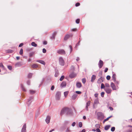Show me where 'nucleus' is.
Instances as JSON below:
<instances>
[{"label": "nucleus", "mask_w": 132, "mask_h": 132, "mask_svg": "<svg viewBox=\"0 0 132 132\" xmlns=\"http://www.w3.org/2000/svg\"><path fill=\"white\" fill-rule=\"evenodd\" d=\"M68 108H65L63 109L61 111V115H62L63 114H66L67 112L68 111Z\"/></svg>", "instance_id": "20e7f679"}, {"label": "nucleus", "mask_w": 132, "mask_h": 132, "mask_svg": "<svg viewBox=\"0 0 132 132\" xmlns=\"http://www.w3.org/2000/svg\"><path fill=\"white\" fill-rule=\"evenodd\" d=\"M97 118L98 120H101L104 118V116L103 113L100 112H98L97 113Z\"/></svg>", "instance_id": "f257e3e1"}, {"label": "nucleus", "mask_w": 132, "mask_h": 132, "mask_svg": "<svg viewBox=\"0 0 132 132\" xmlns=\"http://www.w3.org/2000/svg\"><path fill=\"white\" fill-rule=\"evenodd\" d=\"M79 126L80 127H81L82 126V123L81 122H80L79 123Z\"/></svg>", "instance_id": "e433bc0d"}, {"label": "nucleus", "mask_w": 132, "mask_h": 132, "mask_svg": "<svg viewBox=\"0 0 132 132\" xmlns=\"http://www.w3.org/2000/svg\"><path fill=\"white\" fill-rule=\"evenodd\" d=\"M90 101H88L86 103V106H89L90 105Z\"/></svg>", "instance_id": "f704fd0d"}, {"label": "nucleus", "mask_w": 132, "mask_h": 132, "mask_svg": "<svg viewBox=\"0 0 132 132\" xmlns=\"http://www.w3.org/2000/svg\"><path fill=\"white\" fill-rule=\"evenodd\" d=\"M30 93L31 94H33L35 93V91L34 90H30Z\"/></svg>", "instance_id": "58836bf2"}, {"label": "nucleus", "mask_w": 132, "mask_h": 132, "mask_svg": "<svg viewBox=\"0 0 132 132\" xmlns=\"http://www.w3.org/2000/svg\"><path fill=\"white\" fill-rule=\"evenodd\" d=\"M56 34V32H54L52 34V36L51 37V38L52 39H54L55 38V36Z\"/></svg>", "instance_id": "a211bd4d"}, {"label": "nucleus", "mask_w": 132, "mask_h": 132, "mask_svg": "<svg viewBox=\"0 0 132 132\" xmlns=\"http://www.w3.org/2000/svg\"><path fill=\"white\" fill-rule=\"evenodd\" d=\"M105 87V86L104 84L103 83H102L101 84V89H103Z\"/></svg>", "instance_id": "c9c22d12"}, {"label": "nucleus", "mask_w": 132, "mask_h": 132, "mask_svg": "<svg viewBox=\"0 0 132 132\" xmlns=\"http://www.w3.org/2000/svg\"><path fill=\"white\" fill-rule=\"evenodd\" d=\"M21 87L22 90L23 91H26V90L25 89V88H24L23 85H22L21 84Z\"/></svg>", "instance_id": "cd10ccee"}, {"label": "nucleus", "mask_w": 132, "mask_h": 132, "mask_svg": "<svg viewBox=\"0 0 132 132\" xmlns=\"http://www.w3.org/2000/svg\"><path fill=\"white\" fill-rule=\"evenodd\" d=\"M20 64V63L18 62L16 63L15 64V65L16 66L18 67L19 66V65Z\"/></svg>", "instance_id": "680f3d73"}, {"label": "nucleus", "mask_w": 132, "mask_h": 132, "mask_svg": "<svg viewBox=\"0 0 132 132\" xmlns=\"http://www.w3.org/2000/svg\"><path fill=\"white\" fill-rule=\"evenodd\" d=\"M116 75L114 73L113 74L112 77V78L113 81H115L116 80Z\"/></svg>", "instance_id": "412c9836"}, {"label": "nucleus", "mask_w": 132, "mask_h": 132, "mask_svg": "<svg viewBox=\"0 0 132 132\" xmlns=\"http://www.w3.org/2000/svg\"><path fill=\"white\" fill-rule=\"evenodd\" d=\"M57 53L61 55H64L65 54V51L63 49H60L57 51Z\"/></svg>", "instance_id": "39448f33"}, {"label": "nucleus", "mask_w": 132, "mask_h": 132, "mask_svg": "<svg viewBox=\"0 0 132 132\" xmlns=\"http://www.w3.org/2000/svg\"><path fill=\"white\" fill-rule=\"evenodd\" d=\"M102 75V72H100L98 73V76L100 77H101V76Z\"/></svg>", "instance_id": "6e6d98bb"}, {"label": "nucleus", "mask_w": 132, "mask_h": 132, "mask_svg": "<svg viewBox=\"0 0 132 132\" xmlns=\"http://www.w3.org/2000/svg\"><path fill=\"white\" fill-rule=\"evenodd\" d=\"M105 90L106 92L108 94L110 93L111 91V90L109 88H105Z\"/></svg>", "instance_id": "9b49d317"}, {"label": "nucleus", "mask_w": 132, "mask_h": 132, "mask_svg": "<svg viewBox=\"0 0 132 132\" xmlns=\"http://www.w3.org/2000/svg\"><path fill=\"white\" fill-rule=\"evenodd\" d=\"M79 22L80 19H77L76 21V23L77 24L79 23Z\"/></svg>", "instance_id": "ea45409f"}, {"label": "nucleus", "mask_w": 132, "mask_h": 132, "mask_svg": "<svg viewBox=\"0 0 132 132\" xmlns=\"http://www.w3.org/2000/svg\"><path fill=\"white\" fill-rule=\"evenodd\" d=\"M26 124L24 123L21 130V132H26Z\"/></svg>", "instance_id": "6e6552de"}, {"label": "nucleus", "mask_w": 132, "mask_h": 132, "mask_svg": "<svg viewBox=\"0 0 132 132\" xmlns=\"http://www.w3.org/2000/svg\"><path fill=\"white\" fill-rule=\"evenodd\" d=\"M13 52V51L11 50H6V52L10 53H12Z\"/></svg>", "instance_id": "b1692460"}, {"label": "nucleus", "mask_w": 132, "mask_h": 132, "mask_svg": "<svg viewBox=\"0 0 132 132\" xmlns=\"http://www.w3.org/2000/svg\"><path fill=\"white\" fill-rule=\"evenodd\" d=\"M35 53L34 52H32L29 53V56L30 57H32V55L34 54Z\"/></svg>", "instance_id": "c756f323"}, {"label": "nucleus", "mask_w": 132, "mask_h": 132, "mask_svg": "<svg viewBox=\"0 0 132 132\" xmlns=\"http://www.w3.org/2000/svg\"><path fill=\"white\" fill-rule=\"evenodd\" d=\"M70 37V35H69L67 34L65 35L64 37V40H67Z\"/></svg>", "instance_id": "4be33fe9"}, {"label": "nucleus", "mask_w": 132, "mask_h": 132, "mask_svg": "<svg viewBox=\"0 0 132 132\" xmlns=\"http://www.w3.org/2000/svg\"><path fill=\"white\" fill-rule=\"evenodd\" d=\"M110 127V125L106 126L105 127V129L106 130H108L109 129Z\"/></svg>", "instance_id": "393cba45"}, {"label": "nucleus", "mask_w": 132, "mask_h": 132, "mask_svg": "<svg viewBox=\"0 0 132 132\" xmlns=\"http://www.w3.org/2000/svg\"><path fill=\"white\" fill-rule=\"evenodd\" d=\"M31 45L34 47H36L37 46V45L34 42H33L31 43Z\"/></svg>", "instance_id": "a878e982"}, {"label": "nucleus", "mask_w": 132, "mask_h": 132, "mask_svg": "<svg viewBox=\"0 0 132 132\" xmlns=\"http://www.w3.org/2000/svg\"><path fill=\"white\" fill-rule=\"evenodd\" d=\"M80 5V4L79 3H77L75 5H76V6L77 7V6H79Z\"/></svg>", "instance_id": "5fc2aeb1"}, {"label": "nucleus", "mask_w": 132, "mask_h": 132, "mask_svg": "<svg viewBox=\"0 0 132 132\" xmlns=\"http://www.w3.org/2000/svg\"><path fill=\"white\" fill-rule=\"evenodd\" d=\"M59 61L60 64L62 66H63L64 65V61L62 57H60L59 59Z\"/></svg>", "instance_id": "f03ea898"}, {"label": "nucleus", "mask_w": 132, "mask_h": 132, "mask_svg": "<svg viewBox=\"0 0 132 132\" xmlns=\"http://www.w3.org/2000/svg\"><path fill=\"white\" fill-rule=\"evenodd\" d=\"M69 47L70 49V53H71L72 51V47L71 45L69 46Z\"/></svg>", "instance_id": "3c124183"}, {"label": "nucleus", "mask_w": 132, "mask_h": 132, "mask_svg": "<svg viewBox=\"0 0 132 132\" xmlns=\"http://www.w3.org/2000/svg\"><path fill=\"white\" fill-rule=\"evenodd\" d=\"M105 86L107 87H109L110 86L109 84L107 83H106L105 84Z\"/></svg>", "instance_id": "13d9d810"}, {"label": "nucleus", "mask_w": 132, "mask_h": 132, "mask_svg": "<svg viewBox=\"0 0 132 132\" xmlns=\"http://www.w3.org/2000/svg\"><path fill=\"white\" fill-rule=\"evenodd\" d=\"M98 65L99 68L100 69L101 68L103 65V62L101 60H100L99 61Z\"/></svg>", "instance_id": "423d86ee"}, {"label": "nucleus", "mask_w": 132, "mask_h": 132, "mask_svg": "<svg viewBox=\"0 0 132 132\" xmlns=\"http://www.w3.org/2000/svg\"><path fill=\"white\" fill-rule=\"evenodd\" d=\"M50 119H51V117L50 116H47V117L45 119V121H46V122L47 124L48 123L50 122Z\"/></svg>", "instance_id": "1a4fd4ad"}, {"label": "nucleus", "mask_w": 132, "mask_h": 132, "mask_svg": "<svg viewBox=\"0 0 132 132\" xmlns=\"http://www.w3.org/2000/svg\"><path fill=\"white\" fill-rule=\"evenodd\" d=\"M115 83L117 84H119V82L118 81H116V80L115 81H113Z\"/></svg>", "instance_id": "338daca9"}, {"label": "nucleus", "mask_w": 132, "mask_h": 132, "mask_svg": "<svg viewBox=\"0 0 132 132\" xmlns=\"http://www.w3.org/2000/svg\"><path fill=\"white\" fill-rule=\"evenodd\" d=\"M36 61L44 65H45V62L43 60H38L37 61Z\"/></svg>", "instance_id": "aec40b11"}, {"label": "nucleus", "mask_w": 132, "mask_h": 132, "mask_svg": "<svg viewBox=\"0 0 132 132\" xmlns=\"http://www.w3.org/2000/svg\"><path fill=\"white\" fill-rule=\"evenodd\" d=\"M7 68L8 69L10 70H11L12 69V66H7Z\"/></svg>", "instance_id": "de8ad7c7"}, {"label": "nucleus", "mask_w": 132, "mask_h": 132, "mask_svg": "<svg viewBox=\"0 0 132 132\" xmlns=\"http://www.w3.org/2000/svg\"><path fill=\"white\" fill-rule=\"evenodd\" d=\"M96 78V76L95 75H93L91 77V81L92 82H93Z\"/></svg>", "instance_id": "dca6fc26"}, {"label": "nucleus", "mask_w": 132, "mask_h": 132, "mask_svg": "<svg viewBox=\"0 0 132 132\" xmlns=\"http://www.w3.org/2000/svg\"><path fill=\"white\" fill-rule=\"evenodd\" d=\"M104 79V77H101L97 81V82L98 84H100L101 82H102Z\"/></svg>", "instance_id": "0eeeda50"}, {"label": "nucleus", "mask_w": 132, "mask_h": 132, "mask_svg": "<svg viewBox=\"0 0 132 132\" xmlns=\"http://www.w3.org/2000/svg\"><path fill=\"white\" fill-rule=\"evenodd\" d=\"M111 86L112 88V89L113 90H116V87L114 84L113 82H111Z\"/></svg>", "instance_id": "ddd939ff"}, {"label": "nucleus", "mask_w": 132, "mask_h": 132, "mask_svg": "<svg viewBox=\"0 0 132 132\" xmlns=\"http://www.w3.org/2000/svg\"><path fill=\"white\" fill-rule=\"evenodd\" d=\"M23 43H21L20 44V45L19 46V47H21L23 45Z\"/></svg>", "instance_id": "0e129e2a"}, {"label": "nucleus", "mask_w": 132, "mask_h": 132, "mask_svg": "<svg viewBox=\"0 0 132 132\" xmlns=\"http://www.w3.org/2000/svg\"><path fill=\"white\" fill-rule=\"evenodd\" d=\"M46 50L45 48H43V52L44 53H45L46 52Z\"/></svg>", "instance_id": "864d4df0"}, {"label": "nucleus", "mask_w": 132, "mask_h": 132, "mask_svg": "<svg viewBox=\"0 0 132 132\" xmlns=\"http://www.w3.org/2000/svg\"><path fill=\"white\" fill-rule=\"evenodd\" d=\"M115 130V128L114 127H112L111 129V131H114Z\"/></svg>", "instance_id": "a19ab883"}, {"label": "nucleus", "mask_w": 132, "mask_h": 132, "mask_svg": "<svg viewBox=\"0 0 132 132\" xmlns=\"http://www.w3.org/2000/svg\"><path fill=\"white\" fill-rule=\"evenodd\" d=\"M33 68H36L38 67V65L36 64H34L31 66Z\"/></svg>", "instance_id": "5701e85b"}, {"label": "nucleus", "mask_w": 132, "mask_h": 132, "mask_svg": "<svg viewBox=\"0 0 132 132\" xmlns=\"http://www.w3.org/2000/svg\"><path fill=\"white\" fill-rule=\"evenodd\" d=\"M65 131H66V132H70L71 131L70 130L69 128H68Z\"/></svg>", "instance_id": "37998d69"}, {"label": "nucleus", "mask_w": 132, "mask_h": 132, "mask_svg": "<svg viewBox=\"0 0 132 132\" xmlns=\"http://www.w3.org/2000/svg\"><path fill=\"white\" fill-rule=\"evenodd\" d=\"M76 76V74L74 72H72L69 75V77L71 78H73L75 77Z\"/></svg>", "instance_id": "f8f14e48"}, {"label": "nucleus", "mask_w": 132, "mask_h": 132, "mask_svg": "<svg viewBox=\"0 0 132 132\" xmlns=\"http://www.w3.org/2000/svg\"><path fill=\"white\" fill-rule=\"evenodd\" d=\"M64 76H62L60 79V81H61L64 78Z\"/></svg>", "instance_id": "4c0bfd02"}, {"label": "nucleus", "mask_w": 132, "mask_h": 132, "mask_svg": "<svg viewBox=\"0 0 132 132\" xmlns=\"http://www.w3.org/2000/svg\"><path fill=\"white\" fill-rule=\"evenodd\" d=\"M27 83L28 85H30V80H28L27 81Z\"/></svg>", "instance_id": "a18cd8bd"}, {"label": "nucleus", "mask_w": 132, "mask_h": 132, "mask_svg": "<svg viewBox=\"0 0 132 132\" xmlns=\"http://www.w3.org/2000/svg\"><path fill=\"white\" fill-rule=\"evenodd\" d=\"M61 97V93L60 92H57L55 95V98L57 100H59Z\"/></svg>", "instance_id": "7ed1b4c3"}, {"label": "nucleus", "mask_w": 132, "mask_h": 132, "mask_svg": "<svg viewBox=\"0 0 132 132\" xmlns=\"http://www.w3.org/2000/svg\"><path fill=\"white\" fill-rule=\"evenodd\" d=\"M108 70V68H106L104 70V72H106Z\"/></svg>", "instance_id": "052dcab7"}, {"label": "nucleus", "mask_w": 132, "mask_h": 132, "mask_svg": "<svg viewBox=\"0 0 132 132\" xmlns=\"http://www.w3.org/2000/svg\"><path fill=\"white\" fill-rule=\"evenodd\" d=\"M96 131L97 132H101L99 128H97L96 129Z\"/></svg>", "instance_id": "4d7b16f0"}, {"label": "nucleus", "mask_w": 132, "mask_h": 132, "mask_svg": "<svg viewBox=\"0 0 132 132\" xmlns=\"http://www.w3.org/2000/svg\"><path fill=\"white\" fill-rule=\"evenodd\" d=\"M82 83L84 84L86 82V79L85 78H84L82 79Z\"/></svg>", "instance_id": "473e14b6"}, {"label": "nucleus", "mask_w": 132, "mask_h": 132, "mask_svg": "<svg viewBox=\"0 0 132 132\" xmlns=\"http://www.w3.org/2000/svg\"><path fill=\"white\" fill-rule=\"evenodd\" d=\"M33 98V97L31 96L28 99V101L27 103L29 105H30V103L31 102V101L32 100Z\"/></svg>", "instance_id": "4468645a"}, {"label": "nucleus", "mask_w": 132, "mask_h": 132, "mask_svg": "<svg viewBox=\"0 0 132 132\" xmlns=\"http://www.w3.org/2000/svg\"><path fill=\"white\" fill-rule=\"evenodd\" d=\"M47 42L46 41H44L43 42V44L44 45H46L47 44Z\"/></svg>", "instance_id": "e2e57ef3"}, {"label": "nucleus", "mask_w": 132, "mask_h": 132, "mask_svg": "<svg viewBox=\"0 0 132 132\" xmlns=\"http://www.w3.org/2000/svg\"><path fill=\"white\" fill-rule=\"evenodd\" d=\"M76 85L78 88H80L82 86L80 82H78L76 84Z\"/></svg>", "instance_id": "f3484780"}, {"label": "nucleus", "mask_w": 132, "mask_h": 132, "mask_svg": "<svg viewBox=\"0 0 132 132\" xmlns=\"http://www.w3.org/2000/svg\"><path fill=\"white\" fill-rule=\"evenodd\" d=\"M59 74V73L58 72H56L55 73V77H57L58 76Z\"/></svg>", "instance_id": "49530a36"}, {"label": "nucleus", "mask_w": 132, "mask_h": 132, "mask_svg": "<svg viewBox=\"0 0 132 132\" xmlns=\"http://www.w3.org/2000/svg\"><path fill=\"white\" fill-rule=\"evenodd\" d=\"M23 53V50L22 49H20V52H19V54L20 55H22Z\"/></svg>", "instance_id": "7c9ffc66"}, {"label": "nucleus", "mask_w": 132, "mask_h": 132, "mask_svg": "<svg viewBox=\"0 0 132 132\" xmlns=\"http://www.w3.org/2000/svg\"><path fill=\"white\" fill-rule=\"evenodd\" d=\"M109 119V118L108 117L106 119H105L103 121V123L105 121H107Z\"/></svg>", "instance_id": "bf43d9fd"}, {"label": "nucleus", "mask_w": 132, "mask_h": 132, "mask_svg": "<svg viewBox=\"0 0 132 132\" xmlns=\"http://www.w3.org/2000/svg\"><path fill=\"white\" fill-rule=\"evenodd\" d=\"M95 126L97 128H99L100 127V125L99 124H96L95 125Z\"/></svg>", "instance_id": "72a5a7b5"}, {"label": "nucleus", "mask_w": 132, "mask_h": 132, "mask_svg": "<svg viewBox=\"0 0 132 132\" xmlns=\"http://www.w3.org/2000/svg\"><path fill=\"white\" fill-rule=\"evenodd\" d=\"M0 67H2L4 70H5V68L4 67L2 63H0Z\"/></svg>", "instance_id": "bb28decb"}, {"label": "nucleus", "mask_w": 132, "mask_h": 132, "mask_svg": "<svg viewBox=\"0 0 132 132\" xmlns=\"http://www.w3.org/2000/svg\"><path fill=\"white\" fill-rule=\"evenodd\" d=\"M32 76V74L31 73H29L28 75V77L29 78H31Z\"/></svg>", "instance_id": "2f4dec72"}, {"label": "nucleus", "mask_w": 132, "mask_h": 132, "mask_svg": "<svg viewBox=\"0 0 132 132\" xmlns=\"http://www.w3.org/2000/svg\"><path fill=\"white\" fill-rule=\"evenodd\" d=\"M71 70L72 71H73L75 70V67L73 66H72L71 67Z\"/></svg>", "instance_id": "c03bdc74"}, {"label": "nucleus", "mask_w": 132, "mask_h": 132, "mask_svg": "<svg viewBox=\"0 0 132 132\" xmlns=\"http://www.w3.org/2000/svg\"><path fill=\"white\" fill-rule=\"evenodd\" d=\"M68 111L66 113V115H71L72 114V111L69 108H68Z\"/></svg>", "instance_id": "9d476101"}, {"label": "nucleus", "mask_w": 132, "mask_h": 132, "mask_svg": "<svg viewBox=\"0 0 132 132\" xmlns=\"http://www.w3.org/2000/svg\"><path fill=\"white\" fill-rule=\"evenodd\" d=\"M76 93L77 94H80L81 93V92L80 91H76Z\"/></svg>", "instance_id": "8fccbe9b"}, {"label": "nucleus", "mask_w": 132, "mask_h": 132, "mask_svg": "<svg viewBox=\"0 0 132 132\" xmlns=\"http://www.w3.org/2000/svg\"><path fill=\"white\" fill-rule=\"evenodd\" d=\"M110 76L108 75L106 77V79L108 80H109L110 79Z\"/></svg>", "instance_id": "79ce46f5"}, {"label": "nucleus", "mask_w": 132, "mask_h": 132, "mask_svg": "<svg viewBox=\"0 0 132 132\" xmlns=\"http://www.w3.org/2000/svg\"><path fill=\"white\" fill-rule=\"evenodd\" d=\"M66 82H63L61 84V87H64L66 86Z\"/></svg>", "instance_id": "2eb2a0df"}, {"label": "nucleus", "mask_w": 132, "mask_h": 132, "mask_svg": "<svg viewBox=\"0 0 132 132\" xmlns=\"http://www.w3.org/2000/svg\"><path fill=\"white\" fill-rule=\"evenodd\" d=\"M54 86H52V87H51V89L52 90H53L54 89Z\"/></svg>", "instance_id": "69168bd1"}, {"label": "nucleus", "mask_w": 132, "mask_h": 132, "mask_svg": "<svg viewBox=\"0 0 132 132\" xmlns=\"http://www.w3.org/2000/svg\"><path fill=\"white\" fill-rule=\"evenodd\" d=\"M76 124V123L75 122H73L72 124L71 125L72 126L74 127L75 126Z\"/></svg>", "instance_id": "603ef678"}, {"label": "nucleus", "mask_w": 132, "mask_h": 132, "mask_svg": "<svg viewBox=\"0 0 132 132\" xmlns=\"http://www.w3.org/2000/svg\"><path fill=\"white\" fill-rule=\"evenodd\" d=\"M69 93V92L68 91L65 92H64V96L65 97H66L67 95H68Z\"/></svg>", "instance_id": "c85d7f7f"}, {"label": "nucleus", "mask_w": 132, "mask_h": 132, "mask_svg": "<svg viewBox=\"0 0 132 132\" xmlns=\"http://www.w3.org/2000/svg\"><path fill=\"white\" fill-rule=\"evenodd\" d=\"M77 95L76 94H73L71 98L73 100H75L77 97Z\"/></svg>", "instance_id": "6ab92c4d"}, {"label": "nucleus", "mask_w": 132, "mask_h": 132, "mask_svg": "<svg viewBox=\"0 0 132 132\" xmlns=\"http://www.w3.org/2000/svg\"><path fill=\"white\" fill-rule=\"evenodd\" d=\"M76 28L72 29H71V31H75L76 30Z\"/></svg>", "instance_id": "774afa93"}, {"label": "nucleus", "mask_w": 132, "mask_h": 132, "mask_svg": "<svg viewBox=\"0 0 132 132\" xmlns=\"http://www.w3.org/2000/svg\"><path fill=\"white\" fill-rule=\"evenodd\" d=\"M104 93L103 92H102L101 93V96L102 97H103L104 96Z\"/></svg>", "instance_id": "09e8293b"}]
</instances>
